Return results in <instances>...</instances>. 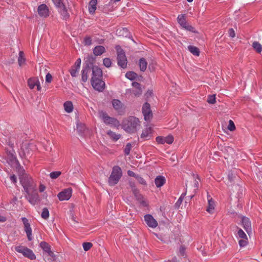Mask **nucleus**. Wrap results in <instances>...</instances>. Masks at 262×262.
<instances>
[{
    "label": "nucleus",
    "mask_w": 262,
    "mask_h": 262,
    "mask_svg": "<svg viewBox=\"0 0 262 262\" xmlns=\"http://www.w3.org/2000/svg\"><path fill=\"white\" fill-rule=\"evenodd\" d=\"M90 71V68L86 66L85 67H83L82 70V80L83 82L86 81L88 78V73Z\"/></svg>",
    "instance_id": "nucleus-26"
},
{
    "label": "nucleus",
    "mask_w": 262,
    "mask_h": 262,
    "mask_svg": "<svg viewBox=\"0 0 262 262\" xmlns=\"http://www.w3.org/2000/svg\"><path fill=\"white\" fill-rule=\"evenodd\" d=\"M79 70V68H76L73 66L70 71L71 75L72 77H76L77 75V73L78 72Z\"/></svg>",
    "instance_id": "nucleus-43"
},
{
    "label": "nucleus",
    "mask_w": 262,
    "mask_h": 262,
    "mask_svg": "<svg viewBox=\"0 0 262 262\" xmlns=\"http://www.w3.org/2000/svg\"><path fill=\"white\" fill-rule=\"evenodd\" d=\"M105 52V48L102 46H97L93 49V53L96 56H100Z\"/></svg>",
    "instance_id": "nucleus-25"
},
{
    "label": "nucleus",
    "mask_w": 262,
    "mask_h": 262,
    "mask_svg": "<svg viewBox=\"0 0 262 262\" xmlns=\"http://www.w3.org/2000/svg\"><path fill=\"white\" fill-rule=\"evenodd\" d=\"M40 248L43 250L48 256H50L53 260L56 259V255L51 250V246L46 242H41L40 244Z\"/></svg>",
    "instance_id": "nucleus-12"
},
{
    "label": "nucleus",
    "mask_w": 262,
    "mask_h": 262,
    "mask_svg": "<svg viewBox=\"0 0 262 262\" xmlns=\"http://www.w3.org/2000/svg\"><path fill=\"white\" fill-rule=\"evenodd\" d=\"M177 20L178 23L183 29L191 32H195L194 28L187 23L185 14L179 15L177 17Z\"/></svg>",
    "instance_id": "nucleus-7"
},
{
    "label": "nucleus",
    "mask_w": 262,
    "mask_h": 262,
    "mask_svg": "<svg viewBox=\"0 0 262 262\" xmlns=\"http://www.w3.org/2000/svg\"><path fill=\"white\" fill-rule=\"evenodd\" d=\"M15 250L18 253L22 254L25 257H27L31 260L36 259V256L33 251L26 247L17 246L15 247Z\"/></svg>",
    "instance_id": "nucleus-6"
},
{
    "label": "nucleus",
    "mask_w": 262,
    "mask_h": 262,
    "mask_svg": "<svg viewBox=\"0 0 262 262\" xmlns=\"http://www.w3.org/2000/svg\"><path fill=\"white\" fill-rule=\"evenodd\" d=\"M43 144V147L46 150L50 151L51 150V149H52V147L51 146V143L49 141L45 140Z\"/></svg>",
    "instance_id": "nucleus-45"
},
{
    "label": "nucleus",
    "mask_w": 262,
    "mask_h": 262,
    "mask_svg": "<svg viewBox=\"0 0 262 262\" xmlns=\"http://www.w3.org/2000/svg\"><path fill=\"white\" fill-rule=\"evenodd\" d=\"M228 178L229 180V182L231 183L230 185H232V182L234 180L238 179V178L236 176V170H231L229 171L228 174Z\"/></svg>",
    "instance_id": "nucleus-28"
},
{
    "label": "nucleus",
    "mask_w": 262,
    "mask_h": 262,
    "mask_svg": "<svg viewBox=\"0 0 262 262\" xmlns=\"http://www.w3.org/2000/svg\"><path fill=\"white\" fill-rule=\"evenodd\" d=\"M52 80V76L50 73H48L46 76V81L50 83Z\"/></svg>",
    "instance_id": "nucleus-58"
},
{
    "label": "nucleus",
    "mask_w": 262,
    "mask_h": 262,
    "mask_svg": "<svg viewBox=\"0 0 262 262\" xmlns=\"http://www.w3.org/2000/svg\"><path fill=\"white\" fill-rule=\"evenodd\" d=\"M133 193L136 198V199L139 201L141 203H144V202L143 201V196L142 195L139 193V191L136 189L134 188L133 190Z\"/></svg>",
    "instance_id": "nucleus-39"
},
{
    "label": "nucleus",
    "mask_w": 262,
    "mask_h": 262,
    "mask_svg": "<svg viewBox=\"0 0 262 262\" xmlns=\"http://www.w3.org/2000/svg\"><path fill=\"white\" fill-rule=\"evenodd\" d=\"M173 137L172 135H169L166 137L158 136L156 138V141L159 144H164L165 143L170 144L173 142Z\"/></svg>",
    "instance_id": "nucleus-16"
},
{
    "label": "nucleus",
    "mask_w": 262,
    "mask_h": 262,
    "mask_svg": "<svg viewBox=\"0 0 262 262\" xmlns=\"http://www.w3.org/2000/svg\"><path fill=\"white\" fill-rule=\"evenodd\" d=\"M81 61L80 58L77 59L74 65V67L80 69V65H81Z\"/></svg>",
    "instance_id": "nucleus-60"
},
{
    "label": "nucleus",
    "mask_w": 262,
    "mask_h": 262,
    "mask_svg": "<svg viewBox=\"0 0 262 262\" xmlns=\"http://www.w3.org/2000/svg\"><path fill=\"white\" fill-rule=\"evenodd\" d=\"M238 244L241 247H245L248 244L247 237L246 238H241V239L238 241Z\"/></svg>",
    "instance_id": "nucleus-46"
},
{
    "label": "nucleus",
    "mask_w": 262,
    "mask_h": 262,
    "mask_svg": "<svg viewBox=\"0 0 262 262\" xmlns=\"http://www.w3.org/2000/svg\"><path fill=\"white\" fill-rule=\"evenodd\" d=\"M137 76V74L134 72H128L125 74V77L130 80L135 79Z\"/></svg>",
    "instance_id": "nucleus-40"
},
{
    "label": "nucleus",
    "mask_w": 262,
    "mask_h": 262,
    "mask_svg": "<svg viewBox=\"0 0 262 262\" xmlns=\"http://www.w3.org/2000/svg\"><path fill=\"white\" fill-rule=\"evenodd\" d=\"M155 183L157 187H161L165 183V179L163 176H159L155 179Z\"/></svg>",
    "instance_id": "nucleus-27"
},
{
    "label": "nucleus",
    "mask_w": 262,
    "mask_h": 262,
    "mask_svg": "<svg viewBox=\"0 0 262 262\" xmlns=\"http://www.w3.org/2000/svg\"><path fill=\"white\" fill-rule=\"evenodd\" d=\"M112 104L113 108L119 114H121L124 112V106L123 103L118 99H113Z\"/></svg>",
    "instance_id": "nucleus-18"
},
{
    "label": "nucleus",
    "mask_w": 262,
    "mask_h": 262,
    "mask_svg": "<svg viewBox=\"0 0 262 262\" xmlns=\"http://www.w3.org/2000/svg\"><path fill=\"white\" fill-rule=\"evenodd\" d=\"M136 179L140 184L142 185H146V181L143 178L140 177L139 176H137Z\"/></svg>",
    "instance_id": "nucleus-56"
},
{
    "label": "nucleus",
    "mask_w": 262,
    "mask_h": 262,
    "mask_svg": "<svg viewBox=\"0 0 262 262\" xmlns=\"http://www.w3.org/2000/svg\"><path fill=\"white\" fill-rule=\"evenodd\" d=\"M10 179L11 181V182L14 184V185H16V183H17V178L15 176V174H12L11 176H10Z\"/></svg>",
    "instance_id": "nucleus-57"
},
{
    "label": "nucleus",
    "mask_w": 262,
    "mask_h": 262,
    "mask_svg": "<svg viewBox=\"0 0 262 262\" xmlns=\"http://www.w3.org/2000/svg\"><path fill=\"white\" fill-rule=\"evenodd\" d=\"M207 102L210 104H214L215 102V95L209 96L207 99Z\"/></svg>",
    "instance_id": "nucleus-53"
},
{
    "label": "nucleus",
    "mask_w": 262,
    "mask_h": 262,
    "mask_svg": "<svg viewBox=\"0 0 262 262\" xmlns=\"http://www.w3.org/2000/svg\"><path fill=\"white\" fill-rule=\"evenodd\" d=\"M26 193L27 194L26 196L27 199L32 205H35L39 201L36 188L35 190Z\"/></svg>",
    "instance_id": "nucleus-10"
},
{
    "label": "nucleus",
    "mask_w": 262,
    "mask_h": 262,
    "mask_svg": "<svg viewBox=\"0 0 262 262\" xmlns=\"http://www.w3.org/2000/svg\"><path fill=\"white\" fill-rule=\"evenodd\" d=\"M102 76V70L97 66H94L92 68V77L91 79H101Z\"/></svg>",
    "instance_id": "nucleus-19"
},
{
    "label": "nucleus",
    "mask_w": 262,
    "mask_h": 262,
    "mask_svg": "<svg viewBox=\"0 0 262 262\" xmlns=\"http://www.w3.org/2000/svg\"><path fill=\"white\" fill-rule=\"evenodd\" d=\"M82 246L84 250L88 251L92 247L93 244L90 242H86L83 243Z\"/></svg>",
    "instance_id": "nucleus-44"
},
{
    "label": "nucleus",
    "mask_w": 262,
    "mask_h": 262,
    "mask_svg": "<svg viewBox=\"0 0 262 262\" xmlns=\"http://www.w3.org/2000/svg\"><path fill=\"white\" fill-rule=\"evenodd\" d=\"M85 45L90 46L92 44V39L90 36H86L83 40Z\"/></svg>",
    "instance_id": "nucleus-52"
},
{
    "label": "nucleus",
    "mask_w": 262,
    "mask_h": 262,
    "mask_svg": "<svg viewBox=\"0 0 262 262\" xmlns=\"http://www.w3.org/2000/svg\"><path fill=\"white\" fill-rule=\"evenodd\" d=\"M207 198H208V205L206 209V211L207 212H208L209 213H211L214 208V202L213 201L212 198H210V195H208Z\"/></svg>",
    "instance_id": "nucleus-29"
},
{
    "label": "nucleus",
    "mask_w": 262,
    "mask_h": 262,
    "mask_svg": "<svg viewBox=\"0 0 262 262\" xmlns=\"http://www.w3.org/2000/svg\"><path fill=\"white\" fill-rule=\"evenodd\" d=\"M226 150H227V151L228 152L231 156H232L234 154V150L233 148L231 147H227L226 148Z\"/></svg>",
    "instance_id": "nucleus-59"
},
{
    "label": "nucleus",
    "mask_w": 262,
    "mask_h": 262,
    "mask_svg": "<svg viewBox=\"0 0 262 262\" xmlns=\"http://www.w3.org/2000/svg\"><path fill=\"white\" fill-rule=\"evenodd\" d=\"M242 222L243 226V227L246 230V231L248 232L251 230V224L250 221V220L245 216H243L242 218Z\"/></svg>",
    "instance_id": "nucleus-24"
},
{
    "label": "nucleus",
    "mask_w": 262,
    "mask_h": 262,
    "mask_svg": "<svg viewBox=\"0 0 262 262\" xmlns=\"http://www.w3.org/2000/svg\"><path fill=\"white\" fill-rule=\"evenodd\" d=\"M252 47L258 53L262 51V46L257 41H254L252 43Z\"/></svg>",
    "instance_id": "nucleus-38"
},
{
    "label": "nucleus",
    "mask_w": 262,
    "mask_h": 262,
    "mask_svg": "<svg viewBox=\"0 0 262 262\" xmlns=\"http://www.w3.org/2000/svg\"><path fill=\"white\" fill-rule=\"evenodd\" d=\"M227 128L230 131H234L235 129V126L232 120H230L229 121V124L228 125Z\"/></svg>",
    "instance_id": "nucleus-48"
},
{
    "label": "nucleus",
    "mask_w": 262,
    "mask_h": 262,
    "mask_svg": "<svg viewBox=\"0 0 262 262\" xmlns=\"http://www.w3.org/2000/svg\"><path fill=\"white\" fill-rule=\"evenodd\" d=\"M152 94H153V93H152V90H148L146 93V96L147 97H149L152 96Z\"/></svg>",
    "instance_id": "nucleus-64"
},
{
    "label": "nucleus",
    "mask_w": 262,
    "mask_h": 262,
    "mask_svg": "<svg viewBox=\"0 0 262 262\" xmlns=\"http://www.w3.org/2000/svg\"><path fill=\"white\" fill-rule=\"evenodd\" d=\"M193 177H194V179H195L194 183V186L195 188L198 189L199 187V181L196 180V179H198V180H200L199 177L198 175L195 176V174H193Z\"/></svg>",
    "instance_id": "nucleus-54"
},
{
    "label": "nucleus",
    "mask_w": 262,
    "mask_h": 262,
    "mask_svg": "<svg viewBox=\"0 0 262 262\" xmlns=\"http://www.w3.org/2000/svg\"><path fill=\"white\" fill-rule=\"evenodd\" d=\"M122 176V172L121 168L117 165L114 166L112 173L108 180L109 185L113 186L117 184Z\"/></svg>",
    "instance_id": "nucleus-4"
},
{
    "label": "nucleus",
    "mask_w": 262,
    "mask_h": 262,
    "mask_svg": "<svg viewBox=\"0 0 262 262\" xmlns=\"http://www.w3.org/2000/svg\"><path fill=\"white\" fill-rule=\"evenodd\" d=\"M20 183L26 192L32 191L36 189V184L32 178L28 174L20 177Z\"/></svg>",
    "instance_id": "nucleus-3"
},
{
    "label": "nucleus",
    "mask_w": 262,
    "mask_h": 262,
    "mask_svg": "<svg viewBox=\"0 0 262 262\" xmlns=\"http://www.w3.org/2000/svg\"><path fill=\"white\" fill-rule=\"evenodd\" d=\"M142 113L144 120L146 121H150L152 117V113L150 109V105L149 103H145L142 107Z\"/></svg>",
    "instance_id": "nucleus-8"
},
{
    "label": "nucleus",
    "mask_w": 262,
    "mask_h": 262,
    "mask_svg": "<svg viewBox=\"0 0 262 262\" xmlns=\"http://www.w3.org/2000/svg\"><path fill=\"white\" fill-rule=\"evenodd\" d=\"M188 50L194 55L199 56L200 54V51L199 49L194 46H189L188 47Z\"/></svg>",
    "instance_id": "nucleus-37"
},
{
    "label": "nucleus",
    "mask_w": 262,
    "mask_h": 262,
    "mask_svg": "<svg viewBox=\"0 0 262 262\" xmlns=\"http://www.w3.org/2000/svg\"><path fill=\"white\" fill-rule=\"evenodd\" d=\"M229 36L231 37H234L235 36V33H234V31L233 30V29H229Z\"/></svg>",
    "instance_id": "nucleus-62"
},
{
    "label": "nucleus",
    "mask_w": 262,
    "mask_h": 262,
    "mask_svg": "<svg viewBox=\"0 0 262 262\" xmlns=\"http://www.w3.org/2000/svg\"><path fill=\"white\" fill-rule=\"evenodd\" d=\"M41 217L45 220H47L49 217V211L47 208H44L42 209L41 214Z\"/></svg>",
    "instance_id": "nucleus-41"
},
{
    "label": "nucleus",
    "mask_w": 262,
    "mask_h": 262,
    "mask_svg": "<svg viewBox=\"0 0 262 262\" xmlns=\"http://www.w3.org/2000/svg\"><path fill=\"white\" fill-rule=\"evenodd\" d=\"M118 64L121 68L125 69L127 67V59L123 50L118 51L117 55Z\"/></svg>",
    "instance_id": "nucleus-9"
},
{
    "label": "nucleus",
    "mask_w": 262,
    "mask_h": 262,
    "mask_svg": "<svg viewBox=\"0 0 262 262\" xmlns=\"http://www.w3.org/2000/svg\"><path fill=\"white\" fill-rule=\"evenodd\" d=\"M152 135L151 127L147 125L143 130L141 135V138L143 140H148L150 139Z\"/></svg>",
    "instance_id": "nucleus-21"
},
{
    "label": "nucleus",
    "mask_w": 262,
    "mask_h": 262,
    "mask_svg": "<svg viewBox=\"0 0 262 262\" xmlns=\"http://www.w3.org/2000/svg\"><path fill=\"white\" fill-rule=\"evenodd\" d=\"M107 134L109 136L110 138H111L114 141H117L120 139L121 135L120 134H116L115 133L108 130L107 132Z\"/></svg>",
    "instance_id": "nucleus-36"
},
{
    "label": "nucleus",
    "mask_w": 262,
    "mask_h": 262,
    "mask_svg": "<svg viewBox=\"0 0 262 262\" xmlns=\"http://www.w3.org/2000/svg\"><path fill=\"white\" fill-rule=\"evenodd\" d=\"M186 195V193H183L180 196V197L179 198L178 200L177 201V203H176V205H180L182 201H183V200L184 199V198L185 197Z\"/></svg>",
    "instance_id": "nucleus-55"
},
{
    "label": "nucleus",
    "mask_w": 262,
    "mask_h": 262,
    "mask_svg": "<svg viewBox=\"0 0 262 262\" xmlns=\"http://www.w3.org/2000/svg\"><path fill=\"white\" fill-rule=\"evenodd\" d=\"M21 220L24 224V230L27 234L28 239L29 241H31L33 239V237L32 235V229L31 228L30 224L29 223V221L25 217H21Z\"/></svg>",
    "instance_id": "nucleus-11"
},
{
    "label": "nucleus",
    "mask_w": 262,
    "mask_h": 262,
    "mask_svg": "<svg viewBox=\"0 0 262 262\" xmlns=\"http://www.w3.org/2000/svg\"><path fill=\"white\" fill-rule=\"evenodd\" d=\"M97 0H91L89 5V10L90 13H93L96 9Z\"/></svg>",
    "instance_id": "nucleus-32"
},
{
    "label": "nucleus",
    "mask_w": 262,
    "mask_h": 262,
    "mask_svg": "<svg viewBox=\"0 0 262 262\" xmlns=\"http://www.w3.org/2000/svg\"><path fill=\"white\" fill-rule=\"evenodd\" d=\"M76 127L77 131L81 135L84 134L87 129L85 125L80 122L77 123Z\"/></svg>",
    "instance_id": "nucleus-30"
},
{
    "label": "nucleus",
    "mask_w": 262,
    "mask_h": 262,
    "mask_svg": "<svg viewBox=\"0 0 262 262\" xmlns=\"http://www.w3.org/2000/svg\"><path fill=\"white\" fill-rule=\"evenodd\" d=\"M237 237L239 238H246L247 237L246 233L241 229H238L237 233Z\"/></svg>",
    "instance_id": "nucleus-42"
},
{
    "label": "nucleus",
    "mask_w": 262,
    "mask_h": 262,
    "mask_svg": "<svg viewBox=\"0 0 262 262\" xmlns=\"http://www.w3.org/2000/svg\"><path fill=\"white\" fill-rule=\"evenodd\" d=\"M132 86L136 89H138V93H134V95L135 96H139L142 93V89L140 84L137 82H133L132 83Z\"/></svg>",
    "instance_id": "nucleus-35"
},
{
    "label": "nucleus",
    "mask_w": 262,
    "mask_h": 262,
    "mask_svg": "<svg viewBox=\"0 0 262 262\" xmlns=\"http://www.w3.org/2000/svg\"><path fill=\"white\" fill-rule=\"evenodd\" d=\"M55 7L58 9L64 5L62 2V0H52Z\"/></svg>",
    "instance_id": "nucleus-47"
},
{
    "label": "nucleus",
    "mask_w": 262,
    "mask_h": 262,
    "mask_svg": "<svg viewBox=\"0 0 262 262\" xmlns=\"http://www.w3.org/2000/svg\"><path fill=\"white\" fill-rule=\"evenodd\" d=\"M127 174L128 176H129L130 177H135L136 178V177L137 176H138L137 174H136L135 173H134L133 171H130V170H128L127 171Z\"/></svg>",
    "instance_id": "nucleus-61"
},
{
    "label": "nucleus",
    "mask_w": 262,
    "mask_h": 262,
    "mask_svg": "<svg viewBox=\"0 0 262 262\" xmlns=\"http://www.w3.org/2000/svg\"><path fill=\"white\" fill-rule=\"evenodd\" d=\"M99 117L106 124L114 126L115 127H118L120 125V122L117 119L108 116L107 113L103 111L99 112Z\"/></svg>",
    "instance_id": "nucleus-5"
},
{
    "label": "nucleus",
    "mask_w": 262,
    "mask_h": 262,
    "mask_svg": "<svg viewBox=\"0 0 262 262\" xmlns=\"http://www.w3.org/2000/svg\"><path fill=\"white\" fill-rule=\"evenodd\" d=\"M25 136L12 135L6 139L5 144L8 147L2 162L8 164L30 162L29 159L36 150V146L32 142L24 140Z\"/></svg>",
    "instance_id": "nucleus-1"
},
{
    "label": "nucleus",
    "mask_w": 262,
    "mask_h": 262,
    "mask_svg": "<svg viewBox=\"0 0 262 262\" xmlns=\"http://www.w3.org/2000/svg\"><path fill=\"white\" fill-rule=\"evenodd\" d=\"M72 189L71 188L64 189L58 194V198L61 201L69 200L72 195Z\"/></svg>",
    "instance_id": "nucleus-15"
},
{
    "label": "nucleus",
    "mask_w": 262,
    "mask_h": 262,
    "mask_svg": "<svg viewBox=\"0 0 262 262\" xmlns=\"http://www.w3.org/2000/svg\"><path fill=\"white\" fill-rule=\"evenodd\" d=\"M132 148V144L130 143H127L124 148V153L126 155H128L130 153Z\"/></svg>",
    "instance_id": "nucleus-50"
},
{
    "label": "nucleus",
    "mask_w": 262,
    "mask_h": 262,
    "mask_svg": "<svg viewBox=\"0 0 262 262\" xmlns=\"http://www.w3.org/2000/svg\"><path fill=\"white\" fill-rule=\"evenodd\" d=\"M63 106L66 112L67 113H71L73 110V105L71 101L66 102L64 103Z\"/></svg>",
    "instance_id": "nucleus-34"
},
{
    "label": "nucleus",
    "mask_w": 262,
    "mask_h": 262,
    "mask_svg": "<svg viewBox=\"0 0 262 262\" xmlns=\"http://www.w3.org/2000/svg\"><path fill=\"white\" fill-rule=\"evenodd\" d=\"M61 174L60 171H53L50 173V176L51 178L54 179L58 178Z\"/></svg>",
    "instance_id": "nucleus-51"
},
{
    "label": "nucleus",
    "mask_w": 262,
    "mask_h": 262,
    "mask_svg": "<svg viewBox=\"0 0 262 262\" xmlns=\"http://www.w3.org/2000/svg\"><path fill=\"white\" fill-rule=\"evenodd\" d=\"M37 12L39 16L42 18H47L50 15V11L46 4H41L38 6Z\"/></svg>",
    "instance_id": "nucleus-14"
},
{
    "label": "nucleus",
    "mask_w": 262,
    "mask_h": 262,
    "mask_svg": "<svg viewBox=\"0 0 262 262\" xmlns=\"http://www.w3.org/2000/svg\"><path fill=\"white\" fill-rule=\"evenodd\" d=\"M11 166L13 171L18 174L19 179L20 177H25L27 174L25 173L24 167L21 165H11Z\"/></svg>",
    "instance_id": "nucleus-20"
},
{
    "label": "nucleus",
    "mask_w": 262,
    "mask_h": 262,
    "mask_svg": "<svg viewBox=\"0 0 262 262\" xmlns=\"http://www.w3.org/2000/svg\"><path fill=\"white\" fill-rule=\"evenodd\" d=\"M58 11L61 15L63 19L67 20L69 18L70 14L68 13L67 9L66 8L65 5H63L59 9H58Z\"/></svg>",
    "instance_id": "nucleus-23"
},
{
    "label": "nucleus",
    "mask_w": 262,
    "mask_h": 262,
    "mask_svg": "<svg viewBox=\"0 0 262 262\" xmlns=\"http://www.w3.org/2000/svg\"><path fill=\"white\" fill-rule=\"evenodd\" d=\"M185 249L184 247H182V246L180 247V249H179L180 254L181 255L183 256L184 254V253H185Z\"/></svg>",
    "instance_id": "nucleus-63"
},
{
    "label": "nucleus",
    "mask_w": 262,
    "mask_h": 262,
    "mask_svg": "<svg viewBox=\"0 0 262 262\" xmlns=\"http://www.w3.org/2000/svg\"><path fill=\"white\" fill-rule=\"evenodd\" d=\"M140 126V122L138 118L134 116H129L123 119L122 128L127 133H135Z\"/></svg>",
    "instance_id": "nucleus-2"
},
{
    "label": "nucleus",
    "mask_w": 262,
    "mask_h": 262,
    "mask_svg": "<svg viewBox=\"0 0 262 262\" xmlns=\"http://www.w3.org/2000/svg\"><path fill=\"white\" fill-rule=\"evenodd\" d=\"M140 69L142 72H144L147 69V62L145 58H142L139 61Z\"/></svg>",
    "instance_id": "nucleus-31"
},
{
    "label": "nucleus",
    "mask_w": 262,
    "mask_h": 262,
    "mask_svg": "<svg viewBox=\"0 0 262 262\" xmlns=\"http://www.w3.org/2000/svg\"><path fill=\"white\" fill-rule=\"evenodd\" d=\"M144 220L147 226L151 228H155L158 226L157 221L150 214L144 215Z\"/></svg>",
    "instance_id": "nucleus-17"
},
{
    "label": "nucleus",
    "mask_w": 262,
    "mask_h": 262,
    "mask_svg": "<svg viewBox=\"0 0 262 262\" xmlns=\"http://www.w3.org/2000/svg\"><path fill=\"white\" fill-rule=\"evenodd\" d=\"M18 63L19 67H22L25 65L26 63V58L24 56V53L23 51H19V56L18 58Z\"/></svg>",
    "instance_id": "nucleus-33"
},
{
    "label": "nucleus",
    "mask_w": 262,
    "mask_h": 262,
    "mask_svg": "<svg viewBox=\"0 0 262 262\" xmlns=\"http://www.w3.org/2000/svg\"><path fill=\"white\" fill-rule=\"evenodd\" d=\"M28 84L30 89H33L35 86L37 87V91L41 90V86L38 80L34 78H30L28 80Z\"/></svg>",
    "instance_id": "nucleus-22"
},
{
    "label": "nucleus",
    "mask_w": 262,
    "mask_h": 262,
    "mask_svg": "<svg viewBox=\"0 0 262 262\" xmlns=\"http://www.w3.org/2000/svg\"><path fill=\"white\" fill-rule=\"evenodd\" d=\"M103 64L106 68H110L112 65V61L109 58H105L103 59Z\"/></svg>",
    "instance_id": "nucleus-49"
},
{
    "label": "nucleus",
    "mask_w": 262,
    "mask_h": 262,
    "mask_svg": "<svg viewBox=\"0 0 262 262\" xmlns=\"http://www.w3.org/2000/svg\"><path fill=\"white\" fill-rule=\"evenodd\" d=\"M91 84L93 88L99 92H102L105 88V83L101 79H91Z\"/></svg>",
    "instance_id": "nucleus-13"
}]
</instances>
